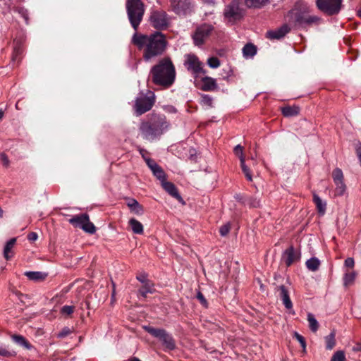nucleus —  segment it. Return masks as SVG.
Here are the masks:
<instances>
[{
  "label": "nucleus",
  "mask_w": 361,
  "mask_h": 361,
  "mask_svg": "<svg viewBox=\"0 0 361 361\" xmlns=\"http://www.w3.org/2000/svg\"><path fill=\"white\" fill-rule=\"evenodd\" d=\"M132 43L138 49L143 50V59L148 61L158 55V31L149 35L138 33L133 35Z\"/></svg>",
  "instance_id": "obj_1"
},
{
  "label": "nucleus",
  "mask_w": 361,
  "mask_h": 361,
  "mask_svg": "<svg viewBox=\"0 0 361 361\" xmlns=\"http://www.w3.org/2000/svg\"><path fill=\"white\" fill-rule=\"evenodd\" d=\"M176 79L175 66L169 56L159 59V90L170 88Z\"/></svg>",
  "instance_id": "obj_2"
},
{
  "label": "nucleus",
  "mask_w": 361,
  "mask_h": 361,
  "mask_svg": "<svg viewBox=\"0 0 361 361\" xmlns=\"http://www.w3.org/2000/svg\"><path fill=\"white\" fill-rule=\"evenodd\" d=\"M288 16L289 20L293 23L295 26L304 29L319 25L322 21L321 18L314 15H310L308 11L305 10L292 9L288 12Z\"/></svg>",
  "instance_id": "obj_3"
},
{
  "label": "nucleus",
  "mask_w": 361,
  "mask_h": 361,
  "mask_svg": "<svg viewBox=\"0 0 361 361\" xmlns=\"http://www.w3.org/2000/svg\"><path fill=\"white\" fill-rule=\"evenodd\" d=\"M126 8L130 23L136 31L145 13V5L141 0H126Z\"/></svg>",
  "instance_id": "obj_4"
},
{
  "label": "nucleus",
  "mask_w": 361,
  "mask_h": 361,
  "mask_svg": "<svg viewBox=\"0 0 361 361\" xmlns=\"http://www.w3.org/2000/svg\"><path fill=\"white\" fill-rule=\"evenodd\" d=\"M156 96L153 92L147 90L146 93L140 92L133 105L136 116H141L149 111L154 104Z\"/></svg>",
  "instance_id": "obj_5"
},
{
  "label": "nucleus",
  "mask_w": 361,
  "mask_h": 361,
  "mask_svg": "<svg viewBox=\"0 0 361 361\" xmlns=\"http://www.w3.org/2000/svg\"><path fill=\"white\" fill-rule=\"evenodd\" d=\"M159 182L164 190L172 198L176 200L182 205L185 204V202L181 197L178 189L172 182L168 181L165 178L164 171L159 167Z\"/></svg>",
  "instance_id": "obj_6"
},
{
  "label": "nucleus",
  "mask_w": 361,
  "mask_h": 361,
  "mask_svg": "<svg viewBox=\"0 0 361 361\" xmlns=\"http://www.w3.org/2000/svg\"><path fill=\"white\" fill-rule=\"evenodd\" d=\"M68 222L75 228H80L85 232L93 234L96 232L94 225L90 222L87 214H80L73 216Z\"/></svg>",
  "instance_id": "obj_7"
},
{
  "label": "nucleus",
  "mask_w": 361,
  "mask_h": 361,
  "mask_svg": "<svg viewBox=\"0 0 361 361\" xmlns=\"http://www.w3.org/2000/svg\"><path fill=\"white\" fill-rule=\"evenodd\" d=\"M240 4V0H233L226 6L224 15L229 22L235 23L243 18L244 11Z\"/></svg>",
  "instance_id": "obj_8"
},
{
  "label": "nucleus",
  "mask_w": 361,
  "mask_h": 361,
  "mask_svg": "<svg viewBox=\"0 0 361 361\" xmlns=\"http://www.w3.org/2000/svg\"><path fill=\"white\" fill-rule=\"evenodd\" d=\"M184 66L192 74L195 78H197L201 73H206V71L203 69V63L193 54L185 55Z\"/></svg>",
  "instance_id": "obj_9"
},
{
  "label": "nucleus",
  "mask_w": 361,
  "mask_h": 361,
  "mask_svg": "<svg viewBox=\"0 0 361 361\" xmlns=\"http://www.w3.org/2000/svg\"><path fill=\"white\" fill-rule=\"evenodd\" d=\"M213 30L214 27L210 24L204 23L198 26L192 35L195 45L198 47L202 45Z\"/></svg>",
  "instance_id": "obj_10"
},
{
  "label": "nucleus",
  "mask_w": 361,
  "mask_h": 361,
  "mask_svg": "<svg viewBox=\"0 0 361 361\" xmlns=\"http://www.w3.org/2000/svg\"><path fill=\"white\" fill-rule=\"evenodd\" d=\"M172 11L178 16L190 14L194 10L192 0H170Z\"/></svg>",
  "instance_id": "obj_11"
},
{
  "label": "nucleus",
  "mask_w": 361,
  "mask_h": 361,
  "mask_svg": "<svg viewBox=\"0 0 361 361\" xmlns=\"http://www.w3.org/2000/svg\"><path fill=\"white\" fill-rule=\"evenodd\" d=\"M341 3L342 0H316L317 8L330 16L337 14L340 11Z\"/></svg>",
  "instance_id": "obj_12"
},
{
  "label": "nucleus",
  "mask_w": 361,
  "mask_h": 361,
  "mask_svg": "<svg viewBox=\"0 0 361 361\" xmlns=\"http://www.w3.org/2000/svg\"><path fill=\"white\" fill-rule=\"evenodd\" d=\"M332 178L335 184V196H343L345 194L347 187L344 183V176L341 169L336 168L332 172Z\"/></svg>",
  "instance_id": "obj_13"
},
{
  "label": "nucleus",
  "mask_w": 361,
  "mask_h": 361,
  "mask_svg": "<svg viewBox=\"0 0 361 361\" xmlns=\"http://www.w3.org/2000/svg\"><path fill=\"white\" fill-rule=\"evenodd\" d=\"M170 351L176 348V341L173 336L164 329H159V348Z\"/></svg>",
  "instance_id": "obj_14"
},
{
  "label": "nucleus",
  "mask_w": 361,
  "mask_h": 361,
  "mask_svg": "<svg viewBox=\"0 0 361 361\" xmlns=\"http://www.w3.org/2000/svg\"><path fill=\"white\" fill-rule=\"evenodd\" d=\"M140 130L145 139L154 140L157 136V124L156 122L145 121L141 123Z\"/></svg>",
  "instance_id": "obj_15"
},
{
  "label": "nucleus",
  "mask_w": 361,
  "mask_h": 361,
  "mask_svg": "<svg viewBox=\"0 0 361 361\" xmlns=\"http://www.w3.org/2000/svg\"><path fill=\"white\" fill-rule=\"evenodd\" d=\"M290 30L289 26L286 24L283 25L276 30H271L267 32L266 37L269 39H281Z\"/></svg>",
  "instance_id": "obj_16"
},
{
  "label": "nucleus",
  "mask_w": 361,
  "mask_h": 361,
  "mask_svg": "<svg viewBox=\"0 0 361 361\" xmlns=\"http://www.w3.org/2000/svg\"><path fill=\"white\" fill-rule=\"evenodd\" d=\"M300 259V255L296 252L293 246L286 249L282 255V261L287 267H290Z\"/></svg>",
  "instance_id": "obj_17"
},
{
  "label": "nucleus",
  "mask_w": 361,
  "mask_h": 361,
  "mask_svg": "<svg viewBox=\"0 0 361 361\" xmlns=\"http://www.w3.org/2000/svg\"><path fill=\"white\" fill-rule=\"evenodd\" d=\"M278 290L280 291V298L285 307L288 310H292V313L294 314L293 310V303L289 296V292L285 286L281 285L278 287Z\"/></svg>",
  "instance_id": "obj_18"
},
{
  "label": "nucleus",
  "mask_w": 361,
  "mask_h": 361,
  "mask_svg": "<svg viewBox=\"0 0 361 361\" xmlns=\"http://www.w3.org/2000/svg\"><path fill=\"white\" fill-rule=\"evenodd\" d=\"M126 204L132 214L141 216L144 213V208L135 199L127 197Z\"/></svg>",
  "instance_id": "obj_19"
},
{
  "label": "nucleus",
  "mask_w": 361,
  "mask_h": 361,
  "mask_svg": "<svg viewBox=\"0 0 361 361\" xmlns=\"http://www.w3.org/2000/svg\"><path fill=\"white\" fill-rule=\"evenodd\" d=\"M202 83L200 89L203 91L212 92L219 89L216 80L212 77L205 76L202 78Z\"/></svg>",
  "instance_id": "obj_20"
},
{
  "label": "nucleus",
  "mask_w": 361,
  "mask_h": 361,
  "mask_svg": "<svg viewBox=\"0 0 361 361\" xmlns=\"http://www.w3.org/2000/svg\"><path fill=\"white\" fill-rule=\"evenodd\" d=\"M16 243V238H11L5 245L4 248V257L6 260L11 259L14 255L13 248Z\"/></svg>",
  "instance_id": "obj_21"
},
{
  "label": "nucleus",
  "mask_w": 361,
  "mask_h": 361,
  "mask_svg": "<svg viewBox=\"0 0 361 361\" xmlns=\"http://www.w3.org/2000/svg\"><path fill=\"white\" fill-rule=\"evenodd\" d=\"M171 17L166 11H159V30L168 29L171 24Z\"/></svg>",
  "instance_id": "obj_22"
},
{
  "label": "nucleus",
  "mask_w": 361,
  "mask_h": 361,
  "mask_svg": "<svg viewBox=\"0 0 361 361\" xmlns=\"http://www.w3.org/2000/svg\"><path fill=\"white\" fill-rule=\"evenodd\" d=\"M281 113L285 117L295 116L300 113V108L297 106H286L281 108Z\"/></svg>",
  "instance_id": "obj_23"
},
{
  "label": "nucleus",
  "mask_w": 361,
  "mask_h": 361,
  "mask_svg": "<svg viewBox=\"0 0 361 361\" xmlns=\"http://www.w3.org/2000/svg\"><path fill=\"white\" fill-rule=\"evenodd\" d=\"M313 202L316 205L318 213L320 215H324L326 208V202H323L319 195L315 193L313 195Z\"/></svg>",
  "instance_id": "obj_24"
},
{
  "label": "nucleus",
  "mask_w": 361,
  "mask_h": 361,
  "mask_svg": "<svg viewBox=\"0 0 361 361\" xmlns=\"http://www.w3.org/2000/svg\"><path fill=\"white\" fill-rule=\"evenodd\" d=\"M257 54V47L251 43L246 44L243 48V54L245 59L252 58Z\"/></svg>",
  "instance_id": "obj_25"
},
{
  "label": "nucleus",
  "mask_w": 361,
  "mask_h": 361,
  "mask_svg": "<svg viewBox=\"0 0 361 361\" xmlns=\"http://www.w3.org/2000/svg\"><path fill=\"white\" fill-rule=\"evenodd\" d=\"M128 224L131 228L133 232L135 234H142L143 233L142 224L134 218L129 219Z\"/></svg>",
  "instance_id": "obj_26"
},
{
  "label": "nucleus",
  "mask_w": 361,
  "mask_h": 361,
  "mask_svg": "<svg viewBox=\"0 0 361 361\" xmlns=\"http://www.w3.org/2000/svg\"><path fill=\"white\" fill-rule=\"evenodd\" d=\"M305 264L310 271H316L319 268L320 261L317 257H311L307 260Z\"/></svg>",
  "instance_id": "obj_27"
},
{
  "label": "nucleus",
  "mask_w": 361,
  "mask_h": 361,
  "mask_svg": "<svg viewBox=\"0 0 361 361\" xmlns=\"http://www.w3.org/2000/svg\"><path fill=\"white\" fill-rule=\"evenodd\" d=\"M25 274L29 279L33 281L44 280L47 276V274L40 271H27Z\"/></svg>",
  "instance_id": "obj_28"
},
{
  "label": "nucleus",
  "mask_w": 361,
  "mask_h": 361,
  "mask_svg": "<svg viewBox=\"0 0 361 361\" xmlns=\"http://www.w3.org/2000/svg\"><path fill=\"white\" fill-rule=\"evenodd\" d=\"M307 321L309 323V327L312 331L316 332L319 329V323L315 319L314 316L312 313L307 314Z\"/></svg>",
  "instance_id": "obj_29"
},
{
  "label": "nucleus",
  "mask_w": 361,
  "mask_h": 361,
  "mask_svg": "<svg viewBox=\"0 0 361 361\" xmlns=\"http://www.w3.org/2000/svg\"><path fill=\"white\" fill-rule=\"evenodd\" d=\"M269 0H245L248 8H261L265 5Z\"/></svg>",
  "instance_id": "obj_30"
},
{
  "label": "nucleus",
  "mask_w": 361,
  "mask_h": 361,
  "mask_svg": "<svg viewBox=\"0 0 361 361\" xmlns=\"http://www.w3.org/2000/svg\"><path fill=\"white\" fill-rule=\"evenodd\" d=\"M335 333L331 332L329 335L325 337L326 348L327 350H332L336 345Z\"/></svg>",
  "instance_id": "obj_31"
},
{
  "label": "nucleus",
  "mask_w": 361,
  "mask_h": 361,
  "mask_svg": "<svg viewBox=\"0 0 361 361\" xmlns=\"http://www.w3.org/2000/svg\"><path fill=\"white\" fill-rule=\"evenodd\" d=\"M23 49L20 45H16L13 51L12 61L14 63H18L21 59V55L23 54Z\"/></svg>",
  "instance_id": "obj_32"
},
{
  "label": "nucleus",
  "mask_w": 361,
  "mask_h": 361,
  "mask_svg": "<svg viewBox=\"0 0 361 361\" xmlns=\"http://www.w3.org/2000/svg\"><path fill=\"white\" fill-rule=\"evenodd\" d=\"M243 203L245 205H248L250 207L257 208L261 205V201L259 199L255 197H247Z\"/></svg>",
  "instance_id": "obj_33"
},
{
  "label": "nucleus",
  "mask_w": 361,
  "mask_h": 361,
  "mask_svg": "<svg viewBox=\"0 0 361 361\" xmlns=\"http://www.w3.org/2000/svg\"><path fill=\"white\" fill-rule=\"evenodd\" d=\"M154 290V286L150 282H146L139 290L140 294L143 297H147V294L152 293Z\"/></svg>",
  "instance_id": "obj_34"
},
{
  "label": "nucleus",
  "mask_w": 361,
  "mask_h": 361,
  "mask_svg": "<svg viewBox=\"0 0 361 361\" xmlns=\"http://www.w3.org/2000/svg\"><path fill=\"white\" fill-rule=\"evenodd\" d=\"M200 104L203 106H207L209 108H212L213 106V97L209 94H201Z\"/></svg>",
  "instance_id": "obj_35"
},
{
  "label": "nucleus",
  "mask_w": 361,
  "mask_h": 361,
  "mask_svg": "<svg viewBox=\"0 0 361 361\" xmlns=\"http://www.w3.org/2000/svg\"><path fill=\"white\" fill-rule=\"evenodd\" d=\"M240 166L243 173L248 181L252 180V176L249 168L245 165V159L241 158Z\"/></svg>",
  "instance_id": "obj_36"
},
{
  "label": "nucleus",
  "mask_w": 361,
  "mask_h": 361,
  "mask_svg": "<svg viewBox=\"0 0 361 361\" xmlns=\"http://www.w3.org/2000/svg\"><path fill=\"white\" fill-rule=\"evenodd\" d=\"M355 278V274L353 271L346 272L343 278V283L345 286L351 284Z\"/></svg>",
  "instance_id": "obj_37"
},
{
  "label": "nucleus",
  "mask_w": 361,
  "mask_h": 361,
  "mask_svg": "<svg viewBox=\"0 0 361 361\" xmlns=\"http://www.w3.org/2000/svg\"><path fill=\"white\" fill-rule=\"evenodd\" d=\"M167 47V42L165 35L159 32V55H161Z\"/></svg>",
  "instance_id": "obj_38"
},
{
  "label": "nucleus",
  "mask_w": 361,
  "mask_h": 361,
  "mask_svg": "<svg viewBox=\"0 0 361 361\" xmlns=\"http://www.w3.org/2000/svg\"><path fill=\"white\" fill-rule=\"evenodd\" d=\"M146 163L147 166L150 168L152 171L153 172L154 175L157 176H158V165L157 163L151 159H146Z\"/></svg>",
  "instance_id": "obj_39"
},
{
  "label": "nucleus",
  "mask_w": 361,
  "mask_h": 361,
  "mask_svg": "<svg viewBox=\"0 0 361 361\" xmlns=\"http://www.w3.org/2000/svg\"><path fill=\"white\" fill-rule=\"evenodd\" d=\"M345 355L343 351H336L332 356L331 361H345Z\"/></svg>",
  "instance_id": "obj_40"
},
{
  "label": "nucleus",
  "mask_w": 361,
  "mask_h": 361,
  "mask_svg": "<svg viewBox=\"0 0 361 361\" xmlns=\"http://www.w3.org/2000/svg\"><path fill=\"white\" fill-rule=\"evenodd\" d=\"M152 78L151 81L154 85H158V64L154 65L151 71Z\"/></svg>",
  "instance_id": "obj_41"
},
{
  "label": "nucleus",
  "mask_w": 361,
  "mask_h": 361,
  "mask_svg": "<svg viewBox=\"0 0 361 361\" xmlns=\"http://www.w3.org/2000/svg\"><path fill=\"white\" fill-rule=\"evenodd\" d=\"M207 64L212 68H216L221 63L217 57H210L207 59Z\"/></svg>",
  "instance_id": "obj_42"
},
{
  "label": "nucleus",
  "mask_w": 361,
  "mask_h": 361,
  "mask_svg": "<svg viewBox=\"0 0 361 361\" xmlns=\"http://www.w3.org/2000/svg\"><path fill=\"white\" fill-rule=\"evenodd\" d=\"M169 128V123L164 118L159 117V134L166 131Z\"/></svg>",
  "instance_id": "obj_43"
},
{
  "label": "nucleus",
  "mask_w": 361,
  "mask_h": 361,
  "mask_svg": "<svg viewBox=\"0 0 361 361\" xmlns=\"http://www.w3.org/2000/svg\"><path fill=\"white\" fill-rule=\"evenodd\" d=\"M75 307L72 305H64L61 309V313L65 315H71L73 313Z\"/></svg>",
  "instance_id": "obj_44"
},
{
  "label": "nucleus",
  "mask_w": 361,
  "mask_h": 361,
  "mask_svg": "<svg viewBox=\"0 0 361 361\" xmlns=\"http://www.w3.org/2000/svg\"><path fill=\"white\" fill-rule=\"evenodd\" d=\"M231 229V224L229 223L221 226L219 228V233L221 236H226L228 235Z\"/></svg>",
  "instance_id": "obj_45"
},
{
  "label": "nucleus",
  "mask_w": 361,
  "mask_h": 361,
  "mask_svg": "<svg viewBox=\"0 0 361 361\" xmlns=\"http://www.w3.org/2000/svg\"><path fill=\"white\" fill-rule=\"evenodd\" d=\"M234 153L239 157L240 161H241V158L245 159L243 154V148L240 145H238L235 147Z\"/></svg>",
  "instance_id": "obj_46"
},
{
  "label": "nucleus",
  "mask_w": 361,
  "mask_h": 361,
  "mask_svg": "<svg viewBox=\"0 0 361 361\" xmlns=\"http://www.w3.org/2000/svg\"><path fill=\"white\" fill-rule=\"evenodd\" d=\"M71 331L68 327H64L58 334L57 337L63 338L71 334Z\"/></svg>",
  "instance_id": "obj_47"
},
{
  "label": "nucleus",
  "mask_w": 361,
  "mask_h": 361,
  "mask_svg": "<svg viewBox=\"0 0 361 361\" xmlns=\"http://www.w3.org/2000/svg\"><path fill=\"white\" fill-rule=\"evenodd\" d=\"M0 355L4 357H10L13 355V353L9 351L6 347L0 344Z\"/></svg>",
  "instance_id": "obj_48"
},
{
  "label": "nucleus",
  "mask_w": 361,
  "mask_h": 361,
  "mask_svg": "<svg viewBox=\"0 0 361 361\" xmlns=\"http://www.w3.org/2000/svg\"><path fill=\"white\" fill-rule=\"evenodd\" d=\"M0 161L5 167H8L9 166V159L8 156L5 153L0 154Z\"/></svg>",
  "instance_id": "obj_49"
},
{
  "label": "nucleus",
  "mask_w": 361,
  "mask_h": 361,
  "mask_svg": "<svg viewBox=\"0 0 361 361\" xmlns=\"http://www.w3.org/2000/svg\"><path fill=\"white\" fill-rule=\"evenodd\" d=\"M144 329L154 337H158V330L151 326H145Z\"/></svg>",
  "instance_id": "obj_50"
},
{
  "label": "nucleus",
  "mask_w": 361,
  "mask_h": 361,
  "mask_svg": "<svg viewBox=\"0 0 361 361\" xmlns=\"http://www.w3.org/2000/svg\"><path fill=\"white\" fill-rule=\"evenodd\" d=\"M13 338L16 342H18L22 345H24L25 346L27 345V342L23 336L15 335L13 336Z\"/></svg>",
  "instance_id": "obj_51"
},
{
  "label": "nucleus",
  "mask_w": 361,
  "mask_h": 361,
  "mask_svg": "<svg viewBox=\"0 0 361 361\" xmlns=\"http://www.w3.org/2000/svg\"><path fill=\"white\" fill-rule=\"evenodd\" d=\"M197 298L200 302V303L205 307H207V301L205 299L204 296L201 292H198L197 294Z\"/></svg>",
  "instance_id": "obj_52"
},
{
  "label": "nucleus",
  "mask_w": 361,
  "mask_h": 361,
  "mask_svg": "<svg viewBox=\"0 0 361 361\" xmlns=\"http://www.w3.org/2000/svg\"><path fill=\"white\" fill-rule=\"evenodd\" d=\"M295 336L298 342L300 343L301 346L305 349L306 347V342L305 338L298 333H295Z\"/></svg>",
  "instance_id": "obj_53"
},
{
  "label": "nucleus",
  "mask_w": 361,
  "mask_h": 361,
  "mask_svg": "<svg viewBox=\"0 0 361 361\" xmlns=\"http://www.w3.org/2000/svg\"><path fill=\"white\" fill-rule=\"evenodd\" d=\"M344 264L346 267L353 268L355 265V261L353 258L348 257L345 260Z\"/></svg>",
  "instance_id": "obj_54"
},
{
  "label": "nucleus",
  "mask_w": 361,
  "mask_h": 361,
  "mask_svg": "<svg viewBox=\"0 0 361 361\" xmlns=\"http://www.w3.org/2000/svg\"><path fill=\"white\" fill-rule=\"evenodd\" d=\"M37 238L38 235L35 232H31L27 235V239L31 242L35 241L37 239Z\"/></svg>",
  "instance_id": "obj_55"
},
{
  "label": "nucleus",
  "mask_w": 361,
  "mask_h": 361,
  "mask_svg": "<svg viewBox=\"0 0 361 361\" xmlns=\"http://www.w3.org/2000/svg\"><path fill=\"white\" fill-rule=\"evenodd\" d=\"M137 279L140 281V282L145 283L146 282H148L146 279V276L143 274L139 275L137 276Z\"/></svg>",
  "instance_id": "obj_56"
},
{
  "label": "nucleus",
  "mask_w": 361,
  "mask_h": 361,
  "mask_svg": "<svg viewBox=\"0 0 361 361\" xmlns=\"http://www.w3.org/2000/svg\"><path fill=\"white\" fill-rule=\"evenodd\" d=\"M140 154L142 155V157H143V159H145V161H146V159H149L147 157V152L145 149H140Z\"/></svg>",
  "instance_id": "obj_57"
},
{
  "label": "nucleus",
  "mask_w": 361,
  "mask_h": 361,
  "mask_svg": "<svg viewBox=\"0 0 361 361\" xmlns=\"http://www.w3.org/2000/svg\"><path fill=\"white\" fill-rule=\"evenodd\" d=\"M353 350L355 351L361 352V341L356 343V345L353 347Z\"/></svg>",
  "instance_id": "obj_58"
},
{
  "label": "nucleus",
  "mask_w": 361,
  "mask_h": 361,
  "mask_svg": "<svg viewBox=\"0 0 361 361\" xmlns=\"http://www.w3.org/2000/svg\"><path fill=\"white\" fill-rule=\"evenodd\" d=\"M202 1L207 4H214L215 0H202Z\"/></svg>",
  "instance_id": "obj_59"
},
{
  "label": "nucleus",
  "mask_w": 361,
  "mask_h": 361,
  "mask_svg": "<svg viewBox=\"0 0 361 361\" xmlns=\"http://www.w3.org/2000/svg\"><path fill=\"white\" fill-rule=\"evenodd\" d=\"M152 23H153V26L155 28L158 27V21H157L156 20H154V17H152Z\"/></svg>",
  "instance_id": "obj_60"
},
{
  "label": "nucleus",
  "mask_w": 361,
  "mask_h": 361,
  "mask_svg": "<svg viewBox=\"0 0 361 361\" xmlns=\"http://www.w3.org/2000/svg\"><path fill=\"white\" fill-rule=\"evenodd\" d=\"M4 115V111L0 109V120L3 118Z\"/></svg>",
  "instance_id": "obj_61"
},
{
  "label": "nucleus",
  "mask_w": 361,
  "mask_h": 361,
  "mask_svg": "<svg viewBox=\"0 0 361 361\" xmlns=\"http://www.w3.org/2000/svg\"><path fill=\"white\" fill-rule=\"evenodd\" d=\"M128 361H141L137 357H133L130 359Z\"/></svg>",
  "instance_id": "obj_62"
},
{
  "label": "nucleus",
  "mask_w": 361,
  "mask_h": 361,
  "mask_svg": "<svg viewBox=\"0 0 361 361\" xmlns=\"http://www.w3.org/2000/svg\"><path fill=\"white\" fill-rule=\"evenodd\" d=\"M357 15L360 18H361V8L358 9L357 11Z\"/></svg>",
  "instance_id": "obj_63"
},
{
  "label": "nucleus",
  "mask_w": 361,
  "mask_h": 361,
  "mask_svg": "<svg viewBox=\"0 0 361 361\" xmlns=\"http://www.w3.org/2000/svg\"><path fill=\"white\" fill-rule=\"evenodd\" d=\"M170 111H175V109L173 106L169 107Z\"/></svg>",
  "instance_id": "obj_64"
}]
</instances>
